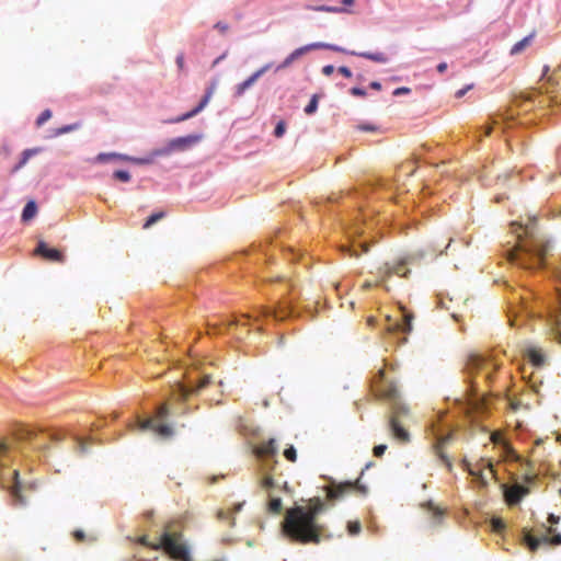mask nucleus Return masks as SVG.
I'll use <instances>...</instances> for the list:
<instances>
[{
  "mask_svg": "<svg viewBox=\"0 0 561 561\" xmlns=\"http://www.w3.org/2000/svg\"><path fill=\"white\" fill-rule=\"evenodd\" d=\"M543 93H546V94L550 93V90L546 83L542 84L541 87H539L538 89H531L529 91L522 92L519 95V99L522 102H525V103L526 102H535V99L538 95H541Z\"/></svg>",
  "mask_w": 561,
  "mask_h": 561,
  "instance_id": "nucleus-27",
  "label": "nucleus"
},
{
  "mask_svg": "<svg viewBox=\"0 0 561 561\" xmlns=\"http://www.w3.org/2000/svg\"><path fill=\"white\" fill-rule=\"evenodd\" d=\"M318 106H319V96H318V94H313L310 98L308 104L305 106L304 112L307 115H312L317 112Z\"/></svg>",
  "mask_w": 561,
  "mask_h": 561,
  "instance_id": "nucleus-33",
  "label": "nucleus"
},
{
  "mask_svg": "<svg viewBox=\"0 0 561 561\" xmlns=\"http://www.w3.org/2000/svg\"><path fill=\"white\" fill-rule=\"evenodd\" d=\"M37 214V204L35 201L31 199L28 201L23 209H22V214H21V220L23 222H27L30 220H32Z\"/></svg>",
  "mask_w": 561,
  "mask_h": 561,
  "instance_id": "nucleus-28",
  "label": "nucleus"
},
{
  "mask_svg": "<svg viewBox=\"0 0 561 561\" xmlns=\"http://www.w3.org/2000/svg\"><path fill=\"white\" fill-rule=\"evenodd\" d=\"M272 65H273L272 62L263 65L261 68L255 70L252 75H250L245 80H243L242 82L234 85L233 98H236V99L242 98L244 95V93L248 90H250L257 82V80L261 77H263L272 68Z\"/></svg>",
  "mask_w": 561,
  "mask_h": 561,
  "instance_id": "nucleus-16",
  "label": "nucleus"
},
{
  "mask_svg": "<svg viewBox=\"0 0 561 561\" xmlns=\"http://www.w3.org/2000/svg\"><path fill=\"white\" fill-rule=\"evenodd\" d=\"M350 93L353 95V96H359V98H364L367 95V92L364 88H360V87H353L351 90H350Z\"/></svg>",
  "mask_w": 561,
  "mask_h": 561,
  "instance_id": "nucleus-51",
  "label": "nucleus"
},
{
  "mask_svg": "<svg viewBox=\"0 0 561 561\" xmlns=\"http://www.w3.org/2000/svg\"><path fill=\"white\" fill-rule=\"evenodd\" d=\"M523 542L530 551H536L541 547L561 545V534L551 531L545 526H541V528L536 531L524 530Z\"/></svg>",
  "mask_w": 561,
  "mask_h": 561,
  "instance_id": "nucleus-9",
  "label": "nucleus"
},
{
  "mask_svg": "<svg viewBox=\"0 0 561 561\" xmlns=\"http://www.w3.org/2000/svg\"><path fill=\"white\" fill-rule=\"evenodd\" d=\"M202 138L203 135L201 134H190L186 136L172 138L170 139V141L174 152H179L191 149L193 146L198 144L202 140Z\"/></svg>",
  "mask_w": 561,
  "mask_h": 561,
  "instance_id": "nucleus-20",
  "label": "nucleus"
},
{
  "mask_svg": "<svg viewBox=\"0 0 561 561\" xmlns=\"http://www.w3.org/2000/svg\"><path fill=\"white\" fill-rule=\"evenodd\" d=\"M325 511V503L313 497L307 506L295 505L288 510L280 523V533L289 541L298 543H319L324 534V526L318 517Z\"/></svg>",
  "mask_w": 561,
  "mask_h": 561,
  "instance_id": "nucleus-2",
  "label": "nucleus"
},
{
  "mask_svg": "<svg viewBox=\"0 0 561 561\" xmlns=\"http://www.w3.org/2000/svg\"><path fill=\"white\" fill-rule=\"evenodd\" d=\"M113 178L116 179L117 181L127 183V182L130 181L131 176H130V173L127 170H116L113 173Z\"/></svg>",
  "mask_w": 561,
  "mask_h": 561,
  "instance_id": "nucleus-43",
  "label": "nucleus"
},
{
  "mask_svg": "<svg viewBox=\"0 0 561 561\" xmlns=\"http://www.w3.org/2000/svg\"><path fill=\"white\" fill-rule=\"evenodd\" d=\"M210 383L209 375L198 376L197 380L188 379L176 386V396L179 400L185 401L190 396L197 393Z\"/></svg>",
  "mask_w": 561,
  "mask_h": 561,
  "instance_id": "nucleus-14",
  "label": "nucleus"
},
{
  "mask_svg": "<svg viewBox=\"0 0 561 561\" xmlns=\"http://www.w3.org/2000/svg\"><path fill=\"white\" fill-rule=\"evenodd\" d=\"M286 133V124L284 121H279L276 125H275V128H274V131H273V135L276 137V138H280L285 135Z\"/></svg>",
  "mask_w": 561,
  "mask_h": 561,
  "instance_id": "nucleus-49",
  "label": "nucleus"
},
{
  "mask_svg": "<svg viewBox=\"0 0 561 561\" xmlns=\"http://www.w3.org/2000/svg\"><path fill=\"white\" fill-rule=\"evenodd\" d=\"M65 437V434L58 433V432H51L49 433V438L54 442H59Z\"/></svg>",
  "mask_w": 561,
  "mask_h": 561,
  "instance_id": "nucleus-63",
  "label": "nucleus"
},
{
  "mask_svg": "<svg viewBox=\"0 0 561 561\" xmlns=\"http://www.w3.org/2000/svg\"><path fill=\"white\" fill-rule=\"evenodd\" d=\"M428 432L434 439L433 449L436 456L447 467V469L451 471L453 462L442 448L453 439V430L444 421L437 420L430 424Z\"/></svg>",
  "mask_w": 561,
  "mask_h": 561,
  "instance_id": "nucleus-8",
  "label": "nucleus"
},
{
  "mask_svg": "<svg viewBox=\"0 0 561 561\" xmlns=\"http://www.w3.org/2000/svg\"><path fill=\"white\" fill-rule=\"evenodd\" d=\"M411 92L410 88L408 87H399V88H396L392 92V94L394 96H401V95H404V94H409Z\"/></svg>",
  "mask_w": 561,
  "mask_h": 561,
  "instance_id": "nucleus-55",
  "label": "nucleus"
},
{
  "mask_svg": "<svg viewBox=\"0 0 561 561\" xmlns=\"http://www.w3.org/2000/svg\"><path fill=\"white\" fill-rule=\"evenodd\" d=\"M253 455L261 463L262 471H271L277 463L276 456L278 454V446L274 438L254 446L252 449Z\"/></svg>",
  "mask_w": 561,
  "mask_h": 561,
  "instance_id": "nucleus-13",
  "label": "nucleus"
},
{
  "mask_svg": "<svg viewBox=\"0 0 561 561\" xmlns=\"http://www.w3.org/2000/svg\"><path fill=\"white\" fill-rule=\"evenodd\" d=\"M527 491L526 488L517 484L515 485L508 493L507 497L511 504L515 505L518 504L523 497L526 495Z\"/></svg>",
  "mask_w": 561,
  "mask_h": 561,
  "instance_id": "nucleus-29",
  "label": "nucleus"
},
{
  "mask_svg": "<svg viewBox=\"0 0 561 561\" xmlns=\"http://www.w3.org/2000/svg\"><path fill=\"white\" fill-rule=\"evenodd\" d=\"M242 507H243V503H237V504H234L233 510H232V512H231V513H226L225 511H219V512L217 513V517H218L219 519H226V518H228L231 514H237V513H239V512L242 510Z\"/></svg>",
  "mask_w": 561,
  "mask_h": 561,
  "instance_id": "nucleus-44",
  "label": "nucleus"
},
{
  "mask_svg": "<svg viewBox=\"0 0 561 561\" xmlns=\"http://www.w3.org/2000/svg\"><path fill=\"white\" fill-rule=\"evenodd\" d=\"M343 494L344 490H342L341 488H335L329 492V497L331 500H339L343 496Z\"/></svg>",
  "mask_w": 561,
  "mask_h": 561,
  "instance_id": "nucleus-52",
  "label": "nucleus"
},
{
  "mask_svg": "<svg viewBox=\"0 0 561 561\" xmlns=\"http://www.w3.org/2000/svg\"><path fill=\"white\" fill-rule=\"evenodd\" d=\"M32 449L34 451H37L41 455H46L49 450V446L47 444H42V445H33L32 444Z\"/></svg>",
  "mask_w": 561,
  "mask_h": 561,
  "instance_id": "nucleus-54",
  "label": "nucleus"
},
{
  "mask_svg": "<svg viewBox=\"0 0 561 561\" xmlns=\"http://www.w3.org/2000/svg\"><path fill=\"white\" fill-rule=\"evenodd\" d=\"M7 488L15 506L23 507L26 505V500L21 493L22 482L18 470L10 472V482Z\"/></svg>",
  "mask_w": 561,
  "mask_h": 561,
  "instance_id": "nucleus-18",
  "label": "nucleus"
},
{
  "mask_svg": "<svg viewBox=\"0 0 561 561\" xmlns=\"http://www.w3.org/2000/svg\"><path fill=\"white\" fill-rule=\"evenodd\" d=\"M525 356L536 367H540L545 363L543 354L541 353L540 350H538L534 346H529L526 348Z\"/></svg>",
  "mask_w": 561,
  "mask_h": 561,
  "instance_id": "nucleus-26",
  "label": "nucleus"
},
{
  "mask_svg": "<svg viewBox=\"0 0 561 561\" xmlns=\"http://www.w3.org/2000/svg\"><path fill=\"white\" fill-rule=\"evenodd\" d=\"M472 88V85H467L460 90H458L455 94L457 99H461L466 95V93Z\"/></svg>",
  "mask_w": 561,
  "mask_h": 561,
  "instance_id": "nucleus-62",
  "label": "nucleus"
},
{
  "mask_svg": "<svg viewBox=\"0 0 561 561\" xmlns=\"http://www.w3.org/2000/svg\"><path fill=\"white\" fill-rule=\"evenodd\" d=\"M51 111L50 110H44L39 116L36 118V125L37 126H42L44 125L47 121H49L51 118Z\"/></svg>",
  "mask_w": 561,
  "mask_h": 561,
  "instance_id": "nucleus-47",
  "label": "nucleus"
},
{
  "mask_svg": "<svg viewBox=\"0 0 561 561\" xmlns=\"http://www.w3.org/2000/svg\"><path fill=\"white\" fill-rule=\"evenodd\" d=\"M527 296L525 295H517L514 296L508 301V321L512 327L517 325L516 317L518 314H525L526 317H536L538 312L536 311L535 307L533 306L534 301H537L539 298L538 296L531 291H527Z\"/></svg>",
  "mask_w": 561,
  "mask_h": 561,
  "instance_id": "nucleus-10",
  "label": "nucleus"
},
{
  "mask_svg": "<svg viewBox=\"0 0 561 561\" xmlns=\"http://www.w3.org/2000/svg\"><path fill=\"white\" fill-rule=\"evenodd\" d=\"M387 397L391 401L392 415L389 417L388 426L392 436L401 442L408 443L410 440L409 432L401 425L399 419L409 413V408L400 402L398 389L391 385L387 391Z\"/></svg>",
  "mask_w": 561,
  "mask_h": 561,
  "instance_id": "nucleus-6",
  "label": "nucleus"
},
{
  "mask_svg": "<svg viewBox=\"0 0 561 561\" xmlns=\"http://www.w3.org/2000/svg\"><path fill=\"white\" fill-rule=\"evenodd\" d=\"M163 217H164V213L163 211L152 213L150 216L147 217V219H146V221L144 224V228H149V227L153 226L154 224H157Z\"/></svg>",
  "mask_w": 561,
  "mask_h": 561,
  "instance_id": "nucleus-35",
  "label": "nucleus"
},
{
  "mask_svg": "<svg viewBox=\"0 0 561 561\" xmlns=\"http://www.w3.org/2000/svg\"><path fill=\"white\" fill-rule=\"evenodd\" d=\"M505 525L504 523L501 520V519H495L493 522V528L496 530V531H502L504 529Z\"/></svg>",
  "mask_w": 561,
  "mask_h": 561,
  "instance_id": "nucleus-64",
  "label": "nucleus"
},
{
  "mask_svg": "<svg viewBox=\"0 0 561 561\" xmlns=\"http://www.w3.org/2000/svg\"><path fill=\"white\" fill-rule=\"evenodd\" d=\"M283 454L288 461L294 462L297 459V450L293 445L287 446Z\"/></svg>",
  "mask_w": 561,
  "mask_h": 561,
  "instance_id": "nucleus-45",
  "label": "nucleus"
},
{
  "mask_svg": "<svg viewBox=\"0 0 561 561\" xmlns=\"http://www.w3.org/2000/svg\"><path fill=\"white\" fill-rule=\"evenodd\" d=\"M462 469L468 472L473 482L480 489H486L489 485V477L499 481L495 463L491 458L481 457L473 466L466 458L461 461Z\"/></svg>",
  "mask_w": 561,
  "mask_h": 561,
  "instance_id": "nucleus-7",
  "label": "nucleus"
},
{
  "mask_svg": "<svg viewBox=\"0 0 561 561\" xmlns=\"http://www.w3.org/2000/svg\"><path fill=\"white\" fill-rule=\"evenodd\" d=\"M297 316L295 307L287 301L279 302L276 307L265 308L264 317L273 318L275 321H284Z\"/></svg>",
  "mask_w": 561,
  "mask_h": 561,
  "instance_id": "nucleus-17",
  "label": "nucleus"
},
{
  "mask_svg": "<svg viewBox=\"0 0 561 561\" xmlns=\"http://www.w3.org/2000/svg\"><path fill=\"white\" fill-rule=\"evenodd\" d=\"M534 35L530 34L528 36H525L524 38H522L520 41H518L517 43H515L512 48H511V55H518L520 54L531 42Z\"/></svg>",
  "mask_w": 561,
  "mask_h": 561,
  "instance_id": "nucleus-32",
  "label": "nucleus"
},
{
  "mask_svg": "<svg viewBox=\"0 0 561 561\" xmlns=\"http://www.w3.org/2000/svg\"><path fill=\"white\" fill-rule=\"evenodd\" d=\"M10 446L4 440H0V469H3L5 467L3 458L8 456Z\"/></svg>",
  "mask_w": 561,
  "mask_h": 561,
  "instance_id": "nucleus-42",
  "label": "nucleus"
},
{
  "mask_svg": "<svg viewBox=\"0 0 561 561\" xmlns=\"http://www.w3.org/2000/svg\"><path fill=\"white\" fill-rule=\"evenodd\" d=\"M306 8L309 10H314V11H320V12H340V11H342L340 8L331 7V5H317V7L307 5Z\"/></svg>",
  "mask_w": 561,
  "mask_h": 561,
  "instance_id": "nucleus-46",
  "label": "nucleus"
},
{
  "mask_svg": "<svg viewBox=\"0 0 561 561\" xmlns=\"http://www.w3.org/2000/svg\"><path fill=\"white\" fill-rule=\"evenodd\" d=\"M211 98L213 96H210V93H205L202 96L199 103L195 107L192 108V111L195 113V115H198L202 111H204V108L208 105Z\"/></svg>",
  "mask_w": 561,
  "mask_h": 561,
  "instance_id": "nucleus-37",
  "label": "nucleus"
},
{
  "mask_svg": "<svg viewBox=\"0 0 561 561\" xmlns=\"http://www.w3.org/2000/svg\"><path fill=\"white\" fill-rule=\"evenodd\" d=\"M290 65H291V62H290L287 58H285L280 64H278V65L276 66V68H275V72H278V71L283 70V69H286V68H288Z\"/></svg>",
  "mask_w": 561,
  "mask_h": 561,
  "instance_id": "nucleus-58",
  "label": "nucleus"
},
{
  "mask_svg": "<svg viewBox=\"0 0 561 561\" xmlns=\"http://www.w3.org/2000/svg\"><path fill=\"white\" fill-rule=\"evenodd\" d=\"M37 432L34 428H30L27 426H20L14 435L16 440L19 442H28L32 440L33 437H35Z\"/></svg>",
  "mask_w": 561,
  "mask_h": 561,
  "instance_id": "nucleus-30",
  "label": "nucleus"
},
{
  "mask_svg": "<svg viewBox=\"0 0 561 561\" xmlns=\"http://www.w3.org/2000/svg\"><path fill=\"white\" fill-rule=\"evenodd\" d=\"M426 255L424 250H416L402 256L397 263L386 262L380 268L383 277H390L398 275L407 278L410 274V270L405 268L408 264H413L421 261Z\"/></svg>",
  "mask_w": 561,
  "mask_h": 561,
  "instance_id": "nucleus-11",
  "label": "nucleus"
},
{
  "mask_svg": "<svg viewBox=\"0 0 561 561\" xmlns=\"http://www.w3.org/2000/svg\"><path fill=\"white\" fill-rule=\"evenodd\" d=\"M211 98L213 96H210V93H205L202 96L199 103L195 107L192 108V111L195 113V115H198L202 111H204V108L208 105Z\"/></svg>",
  "mask_w": 561,
  "mask_h": 561,
  "instance_id": "nucleus-40",
  "label": "nucleus"
},
{
  "mask_svg": "<svg viewBox=\"0 0 561 561\" xmlns=\"http://www.w3.org/2000/svg\"><path fill=\"white\" fill-rule=\"evenodd\" d=\"M137 542L153 550H162L173 561H193L191 549L182 540L180 533L164 529L156 542L149 541L147 536L139 537Z\"/></svg>",
  "mask_w": 561,
  "mask_h": 561,
  "instance_id": "nucleus-3",
  "label": "nucleus"
},
{
  "mask_svg": "<svg viewBox=\"0 0 561 561\" xmlns=\"http://www.w3.org/2000/svg\"><path fill=\"white\" fill-rule=\"evenodd\" d=\"M261 488L268 492L267 510L273 514H279L283 510V502L279 496L274 495V490L277 486L276 481L268 474H264L260 479Z\"/></svg>",
  "mask_w": 561,
  "mask_h": 561,
  "instance_id": "nucleus-15",
  "label": "nucleus"
},
{
  "mask_svg": "<svg viewBox=\"0 0 561 561\" xmlns=\"http://www.w3.org/2000/svg\"><path fill=\"white\" fill-rule=\"evenodd\" d=\"M173 152H174V150L171 147V141L169 140L165 146L156 148L151 151L150 157L147 158V159H150V161L148 163H150L157 157H168Z\"/></svg>",
  "mask_w": 561,
  "mask_h": 561,
  "instance_id": "nucleus-31",
  "label": "nucleus"
},
{
  "mask_svg": "<svg viewBox=\"0 0 561 561\" xmlns=\"http://www.w3.org/2000/svg\"><path fill=\"white\" fill-rule=\"evenodd\" d=\"M337 71L345 78H351L353 76L352 70L346 66L339 67Z\"/></svg>",
  "mask_w": 561,
  "mask_h": 561,
  "instance_id": "nucleus-56",
  "label": "nucleus"
},
{
  "mask_svg": "<svg viewBox=\"0 0 561 561\" xmlns=\"http://www.w3.org/2000/svg\"><path fill=\"white\" fill-rule=\"evenodd\" d=\"M401 317H402V320L401 322L399 323H396V330L397 331H400L402 333H410L413 329L412 327V320H413V314L410 313L408 310H405L404 308L401 309Z\"/></svg>",
  "mask_w": 561,
  "mask_h": 561,
  "instance_id": "nucleus-25",
  "label": "nucleus"
},
{
  "mask_svg": "<svg viewBox=\"0 0 561 561\" xmlns=\"http://www.w3.org/2000/svg\"><path fill=\"white\" fill-rule=\"evenodd\" d=\"M211 98L213 96H210V93H205L202 96L199 103L195 107L192 108V111L195 113V115H198L202 111H204V108L208 105Z\"/></svg>",
  "mask_w": 561,
  "mask_h": 561,
  "instance_id": "nucleus-36",
  "label": "nucleus"
},
{
  "mask_svg": "<svg viewBox=\"0 0 561 561\" xmlns=\"http://www.w3.org/2000/svg\"><path fill=\"white\" fill-rule=\"evenodd\" d=\"M111 160H124V161H133L138 164H146L150 161V159H136L134 157L118 153V152H100L93 159L95 163H104Z\"/></svg>",
  "mask_w": 561,
  "mask_h": 561,
  "instance_id": "nucleus-21",
  "label": "nucleus"
},
{
  "mask_svg": "<svg viewBox=\"0 0 561 561\" xmlns=\"http://www.w3.org/2000/svg\"><path fill=\"white\" fill-rule=\"evenodd\" d=\"M424 510H426L432 515V525L437 526L442 523L444 518V511L436 506L432 501H427L423 504Z\"/></svg>",
  "mask_w": 561,
  "mask_h": 561,
  "instance_id": "nucleus-24",
  "label": "nucleus"
},
{
  "mask_svg": "<svg viewBox=\"0 0 561 561\" xmlns=\"http://www.w3.org/2000/svg\"><path fill=\"white\" fill-rule=\"evenodd\" d=\"M290 65H291V62H290L287 58H285L280 64H278V65L276 66V68H275V72H278V71L283 70V69H286V68H288Z\"/></svg>",
  "mask_w": 561,
  "mask_h": 561,
  "instance_id": "nucleus-57",
  "label": "nucleus"
},
{
  "mask_svg": "<svg viewBox=\"0 0 561 561\" xmlns=\"http://www.w3.org/2000/svg\"><path fill=\"white\" fill-rule=\"evenodd\" d=\"M211 98L213 96H210V93H205L202 96L199 103L195 107L192 108V111L195 113V115H198L202 111H204V108L208 105Z\"/></svg>",
  "mask_w": 561,
  "mask_h": 561,
  "instance_id": "nucleus-39",
  "label": "nucleus"
},
{
  "mask_svg": "<svg viewBox=\"0 0 561 561\" xmlns=\"http://www.w3.org/2000/svg\"><path fill=\"white\" fill-rule=\"evenodd\" d=\"M536 216L528 217L527 222L512 221V231L516 234L514 247L507 251L511 264L528 272L543 270L547 265L546 254L550 250V241L539 240L534 234Z\"/></svg>",
  "mask_w": 561,
  "mask_h": 561,
  "instance_id": "nucleus-1",
  "label": "nucleus"
},
{
  "mask_svg": "<svg viewBox=\"0 0 561 561\" xmlns=\"http://www.w3.org/2000/svg\"><path fill=\"white\" fill-rule=\"evenodd\" d=\"M211 98L213 96H210V93H205L202 96L199 103L195 107L192 108V111L195 113V115H198L202 111H204V108L208 105Z\"/></svg>",
  "mask_w": 561,
  "mask_h": 561,
  "instance_id": "nucleus-38",
  "label": "nucleus"
},
{
  "mask_svg": "<svg viewBox=\"0 0 561 561\" xmlns=\"http://www.w3.org/2000/svg\"><path fill=\"white\" fill-rule=\"evenodd\" d=\"M316 49H329V50H333V51H337V53L347 54L351 56H358V57H362V58H365V59H368V60H371L375 62H379V64H387L389 60L387 55L381 51L371 53V51L348 50L342 46H339L335 44H330V43H324V42H314V43H310V44L304 45L301 47H298L295 50H293L286 58L291 64H294L296 60H298L306 54H308L312 50H316Z\"/></svg>",
  "mask_w": 561,
  "mask_h": 561,
  "instance_id": "nucleus-4",
  "label": "nucleus"
},
{
  "mask_svg": "<svg viewBox=\"0 0 561 561\" xmlns=\"http://www.w3.org/2000/svg\"><path fill=\"white\" fill-rule=\"evenodd\" d=\"M35 253L48 261H53V262L62 261V253L58 249L49 247L44 241H39L37 243V245L35 248Z\"/></svg>",
  "mask_w": 561,
  "mask_h": 561,
  "instance_id": "nucleus-22",
  "label": "nucleus"
},
{
  "mask_svg": "<svg viewBox=\"0 0 561 561\" xmlns=\"http://www.w3.org/2000/svg\"><path fill=\"white\" fill-rule=\"evenodd\" d=\"M78 128H79L78 123L64 125V126L59 127L58 129H56L55 136H61V135L71 133L73 130H77Z\"/></svg>",
  "mask_w": 561,
  "mask_h": 561,
  "instance_id": "nucleus-41",
  "label": "nucleus"
},
{
  "mask_svg": "<svg viewBox=\"0 0 561 561\" xmlns=\"http://www.w3.org/2000/svg\"><path fill=\"white\" fill-rule=\"evenodd\" d=\"M195 113L191 110L186 113H183L176 117H173V118H170V119H165L163 123L165 124H178V123H182V122H185V121H188L193 117H195Z\"/></svg>",
  "mask_w": 561,
  "mask_h": 561,
  "instance_id": "nucleus-34",
  "label": "nucleus"
},
{
  "mask_svg": "<svg viewBox=\"0 0 561 561\" xmlns=\"http://www.w3.org/2000/svg\"><path fill=\"white\" fill-rule=\"evenodd\" d=\"M466 367L469 377H471L473 373L485 370L483 379L490 381L492 374L499 370L500 364L491 355L472 354L469 356Z\"/></svg>",
  "mask_w": 561,
  "mask_h": 561,
  "instance_id": "nucleus-12",
  "label": "nucleus"
},
{
  "mask_svg": "<svg viewBox=\"0 0 561 561\" xmlns=\"http://www.w3.org/2000/svg\"><path fill=\"white\" fill-rule=\"evenodd\" d=\"M170 416V409L168 403H159L154 409V414L151 416L138 415L135 424L133 425L139 431H152L156 435L162 438L172 437L174 430L171 424L164 423Z\"/></svg>",
  "mask_w": 561,
  "mask_h": 561,
  "instance_id": "nucleus-5",
  "label": "nucleus"
},
{
  "mask_svg": "<svg viewBox=\"0 0 561 561\" xmlns=\"http://www.w3.org/2000/svg\"><path fill=\"white\" fill-rule=\"evenodd\" d=\"M387 450V445L386 444H379V445H376L373 449V454L375 457L379 458L381 457Z\"/></svg>",
  "mask_w": 561,
  "mask_h": 561,
  "instance_id": "nucleus-50",
  "label": "nucleus"
},
{
  "mask_svg": "<svg viewBox=\"0 0 561 561\" xmlns=\"http://www.w3.org/2000/svg\"><path fill=\"white\" fill-rule=\"evenodd\" d=\"M75 439L78 443L79 453L85 454L87 453L88 440H85V439H83L81 437H78V436H75Z\"/></svg>",
  "mask_w": 561,
  "mask_h": 561,
  "instance_id": "nucleus-53",
  "label": "nucleus"
},
{
  "mask_svg": "<svg viewBox=\"0 0 561 561\" xmlns=\"http://www.w3.org/2000/svg\"><path fill=\"white\" fill-rule=\"evenodd\" d=\"M73 538L76 539V541L81 542V541L84 540L85 534L82 530H80V529L75 530L73 531Z\"/></svg>",
  "mask_w": 561,
  "mask_h": 561,
  "instance_id": "nucleus-61",
  "label": "nucleus"
},
{
  "mask_svg": "<svg viewBox=\"0 0 561 561\" xmlns=\"http://www.w3.org/2000/svg\"><path fill=\"white\" fill-rule=\"evenodd\" d=\"M360 529L362 526L358 520L347 523V531L351 536L358 535L360 533Z\"/></svg>",
  "mask_w": 561,
  "mask_h": 561,
  "instance_id": "nucleus-48",
  "label": "nucleus"
},
{
  "mask_svg": "<svg viewBox=\"0 0 561 561\" xmlns=\"http://www.w3.org/2000/svg\"><path fill=\"white\" fill-rule=\"evenodd\" d=\"M335 68L333 65H325L322 67V73L327 77L331 76L334 72Z\"/></svg>",
  "mask_w": 561,
  "mask_h": 561,
  "instance_id": "nucleus-59",
  "label": "nucleus"
},
{
  "mask_svg": "<svg viewBox=\"0 0 561 561\" xmlns=\"http://www.w3.org/2000/svg\"><path fill=\"white\" fill-rule=\"evenodd\" d=\"M214 27L221 33H225L229 28L228 24L221 21L217 22Z\"/></svg>",
  "mask_w": 561,
  "mask_h": 561,
  "instance_id": "nucleus-60",
  "label": "nucleus"
},
{
  "mask_svg": "<svg viewBox=\"0 0 561 561\" xmlns=\"http://www.w3.org/2000/svg\"><path fill=\"white\" fill-rule=\"evenodd\" d=\"M43 151V148L35 147V148H28L22 151L19 162L13 167L12 172H18L22 168H24L28 160L33 158L34 156L41 153Z\"/></svg>",
  "mask_w": 561,
  "mask_h": 561,
  "instance_id": "nucleus-23",
  "label": "nucleus"
},
{
  "mask_svg": "<svg viewBox=\"0 0 561 561\" xmlns=\"http://www.w3.org/2000/svg\"><path fill=\"white\" fill-rule=\"evenodd\" d=\"M515 124V118L514 116H508L506 114H499L496 116H492L490 117V123H488L486 125L480 127V133L481 135L480 136H489L493 128L495 126H502L503 130L505 131L506 129L513 127Z\"/></svg>",
  "mask_w": 561,
  "mask_h": 561,
  "instance_id": "nucleus-19",
  "label": "nucleus"
}]
</instances>
